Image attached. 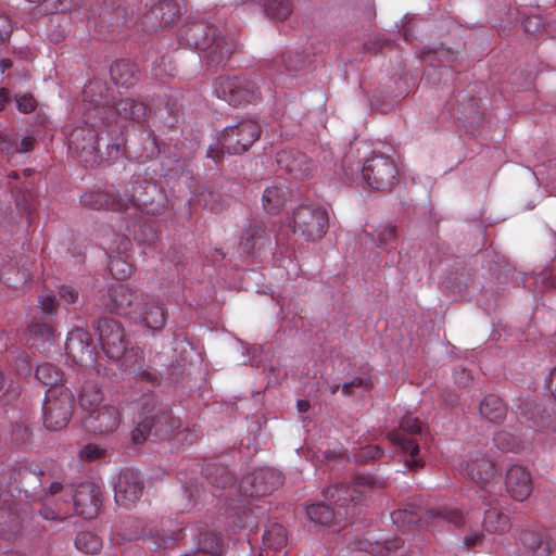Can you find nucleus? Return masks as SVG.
Instances as JSON below:
<instances>
[{
    "label": "nucleus",
    "mask_w": 556,
    "mask_h": 556,
    "mask_svg": "<svg viewBox=\"0 0 556 556\" xmlns=\"http://www.w3.org/2000/svg\"><path fill=\"white\" fill-rule=\"evenodd\" d=\"M399 174L395 160L384 153H372L361 169L364 186L378 191L391 190L399 181Z\"/></svg>",
    "instance_id": "obj_5"
},
{
    "label": "nucleus",
    "mask_w": 556,
    "mask_h": 556,
    "mask_svg": "<svg viewBox=\"0 0 556 556\" xmlns=\"http://www.w3.org/2000/svg\"><path fill=\"white\" fill-rule=\"evenodd\" d=\"M122 417L118 408L113 405H102L84 417V427L97 434H109L116 431Z\"/></svg>",
    "instance_id": "obj_15"
},
{
    "label": "nucleus",
    "mask_w": 556,
    "mask_h": 556,
    "mask_svg": "<svg viewBox=\"0 0 556 556\" xmlns=\"http://www.w3.org/2000/svg\"><path fill=\"white\" fill-rule=\"evenodd\" d=\"M124 539L127 540H134L139 538H146L148 541L151 542V544L155 547H166L167 543L173 541L175 539L174 532H165L163 534H160L159 532H153L152 530H149V532L146 531V529L136 530L135 532L124 533Z\"/></svg>",
    "instance_id": "obj_34"
},
{
    "label": "nucleus",
    "mask_w": 556,
    "mask_h": 556,
    "mask_svg": "<svg viewBox=\"0 0 556 556\" xmlns=\"http://www.w3.org/2000/svg\"><path fill=\"white\" fill-rule=\"evenodd\" d=\"M261 126L253 118H241L224 128L219 142L222 149L230 154L248 151L260 138Z\"/></svg>",
    "instance_id": "obj_8"
},
{
    "label": "nucleus",
    "mask_w": 556,
    "mask_h": 556,
    "mask_svg": "<svg viewBox=\"0 0 556 556\" xmlns=\"http://www.w3.org/2000/svg\"><path fill=\"white\" fill-rule=\"evenodd\" d=\"M139 379H142V380H148V381H152L155 379V377L151 374V372H148V371H140L137 374Z\"/></svg>",
    "instance_id": "obj_63"
},
{
    "label": "nucleus",
    "mask_w": 556,
    "mask_h": 556,
    "mask_svg": "<svg viewBox=\"0 0 556 556\" xmlns=\"http://www.w3.org/2000/svg\"><path fill=\"white\" fill-rule=\"evenodd\" d=\"M15 368L18 375L28 376L31 371V364L29 356L22 352L15 358Z\"/></svg>",
    "instance_id": "obj_50"
},
{
    "label": "nucleus",
    "mask_w": 556,
    "mask_h": 556,
    "mask_svg": "<svg viewBox=\"0 0 556 556\" xmlns=\"http://www.w3.org/2000/svg\"><path fill=\"white\" fill-rule=\"evenodd\" d=\"M296 406H298V409L300 413H305L309 408V403H308V401L300 400V401H298Z\"/></svg>",
    "instance_id": "obj_61"
},
{
    "label": "nucleus",
    "mask_w": 556,
    "mask_h": 556,
    "mask_svg": "<svg viewBox=\"0 0 556 556\" xmlns=\"http://www.w3.org/2000/svg\"><path fill=\"white\" fill-rule=\"evenodd\" d=\"M479 414L481 418L490 422L496 424L505 419L507 408L501 397L494 394H489L485 395L483 400L480 402Z\"/></svg>",
    "instance_id": "obj_24"
},
{
    "label": "nucleus",
    "mask_w": 556,
    "mask_h": 556,
    "mask_svg": "<svg viewBox=\"0 0 556 556\" xmlns=\"http://www.w3.org/2000/svg\"><path fill=\"white\" fill-rule=\"evenodd\" d=\"M59 295L67 304H73L78 299V292L70 286H62L59 289Z\"/></svg>",
    "instance_id": "obj_52"
},
{
    "label": "nucleus",
    "mask_w": 556,
    "mask_h": 556,
    "mask_svg": "<svg viewBox=\"0 0 556 556\" xmlns=\"http://www.w3.org/2000/svg\"><path fill=\"white\" fill-rule=\"evenodd\" d=\"M11 67H12V62L10 59H2L0 61V68H1L2 73H4L7 70H9Z\"/></svg>",
    "instance_id": "obj_62"
},
{
    "label": "nucleus",
    "mask_w": 556,
    "mask_h": 556,
    "mask_svg": "<svg viewBox=\"0 0 556 556\" xmlns=\"http://www.w3.org/2000/svg\"><path fill=\"white\" fill-rule=\"evenodd\" d=\"M463 471L478 484L481 490L489 495H495L502 491L497 482H493L495 467L493 462L484 457L481 453L475 452L466 460Z\"/></svg>",
    "instance_id": "obj_12"
},
{
    "label": "nucleus",
    "mask_w": 556,
    "mask_h": 556,
    "mask_svg": "<svg viewBox=\"0 0 556 556\" xmlns=\"http://www.w3.org/2000/svg\"><path fill=\"white\" fill-rule=\"evenodd\" d=\"M262 232V229L256 225H250V230L242 237L240 245L245 253H250L254 249V243L252 242L253 237L258 236Z\"/></svg>",
    "instance_id": "obj_49"
},
{
    "label": "nucleus",
    "mask_w": 556,
    "mask_h": 556,
    "mask_svg": "<svg viewBox=\"0 0 556 556\" xmlns=\"http://www.w3.org/2000/svg\"><path fill=\"white\" fill-rule=\"evenodd\" d=\"M143 482L141 476L132 470L119 473L114 485V498L119 506H130L142 495Z\"/></svg>",
    "instance_id": "obj_16"
},
{
    "label": "nucleus",
    "mask_w": 556,
    "mask_h": 556,
    "mask_svg": "<svg viewBox=\"0 0 556 556\" xmlns=\"http://www.w3.org/2000/svg\"><path fill=\"white\" fill-rule=\"evenodd\" d=\"M506 490L517 501L526 500L532 490L531 476L527 468L511 465L506 472Z\"/></svg>",
    "instance_id": "obj_18"
},
{
    "label": "nucleus",
    "mask_w": 556,
    "mask_h": 556,
    "mask_svg": "<svg viewBox=\"0 0 556 556\" xmlns=\"http://www.w3.org/2000/svg\"><path fill=\"white\" fill-rule=\"evenodd\" d=\"M293 232H299L307 241L320 240L329 226V214L321 205L301 204L292 215Z\"/></svg>",
    "instance_id": "obj_7"
},
{
    "label": "nucleus",
    "mask_w": 556,
    "mask_h": 556,
    "mask_svg": "<svg viewBox=\"0 0 556 556\" xmlns=\"http://www.w3.org/2000/svg\"><path fill=\"white\" fill-rule=\"evenodd\" d=\"M85 130L84 129H75L73 130V132L68 137V144H70V148H73L75 150H85L86 149V146L85 144H80L79 142V139L83 135Z\"/></svg>",
    "instance_id": "obj_55"
},
{
    "label": "nucleus",
    "mask_w": 556,
    "mask_h": 556,
    "mask_svg": "<svg viewBox=\"0 0 556 556\" xmlns=\"http://www.w3.org/2000/svg\"><path fill=\"white\" fill-rule=\"evenodd\" d=\"M548 389L551 390L553 395L556 397V368H554L549 374Z\"/></svg>",
    "instance_id": "obj_59"
},
{
    "label": "nucleus",
    "mask_w": 556,
    "mask_h": 556,
    "mask_svg": "<svg viewBox=\"0 0 556 556\" xmlns=\"http://www.w3.org/2000/svg\"><path fill=\"white\" fill-rule=\"evenodd\" d=\"M198 547L212 556H219L222 552L219 539L214 531L200 532Z\"/></svg>",
    "instance_id": "obj_38"
},
{
    "label": "nucleus",
    "mask_w": 556,
    "mask_h": 556,
    "mask_svg": "<svg viewBox=\"0 0 556 556\" xmlns=\"http://www.w3.org/2000/svg\"><path fill=\"white\" fill-rule=\"evenodd\" d=\"M109 268L112 275L118 280L124 279L130 271L129 265L119 258L112 260L109 264Z\"/></svg>",
    "instance_id": "obj_47"
},
{
    "label": "nucleus",
    "mask_w": 556,
    "mask_h": 556,
    "mask_svg": "<svg viewBox=\"0 0 556 556\" xmlns=\"http://www.w3.org/2000/svg\"><path fill=\"white\" fill-rule=\"evenodd\" d=\"M28 330L31 336L43 340H50L53 337V329L46 323L33 321Z\"/></svg>",
    "instance_id": "obj_45"
},
{
    "label": "nucleus",
    "mask_w": 556,
    "mask_h": 556,
    "mask_svg": "<svg viewBox=\"0 0 556 556\" xmlns=\"http://www.w3.org/2000/svg\"><path fill=\"white\" fill-rule=\"evenodd\" d=\"M154 195H159L160 200H162L161 192L155 185L136 178L124 189L122 197L125 208H127L128 205H134L142 212L155 215L160 213L164 204L163 202L155 204Z\"/></svg>",
    "instance_id": "obj_10"
},
{
    "label": "nucleus",
    "mask_w": 556,
    "mask_h": 556,
    "mask_svg": "<svg viewBox=\"0 0 556 556\" xmlns=\"http://www.w3.org/2000/svg\"><path fill=\"white\" fill-rule=\"evenodd\" d=\"M282 483V476L273 468H260L247 475L240 482V490L247 496H265Z\"/></svg>",
    "instance_id": "obj_13"
},
{
    "label": "nucleus",
    "mask_w": 556,
    "mask_h": 556,
    "mask_svg": "<svg viewBox=\"0 0 556 556\" xmlns=\"http://www.w3.org/2000/svg\"><path fill=\"white\" fill-rule=\"evenodd\" d=\"M115 110L118 115L126 119L140 122L147 114V106L131 98H124L115 103Z\"/></svg>",
    "instance_id": "obj_28"
},
{
    "label": "nucleus",
    "mask_w": 556,
    "mask_h": 556,
    "mask_svg": "<svg viewBox=\"0 0 556 556\" xmlns=\"http://www.w3.org/2000/svg\"><path fill=\"white\" fill-rule=\"evenodd\" d=\"M38 306L42 314L52 316L56 314L59 303L52 293H45L38 298Z\"/></svg>",
    "instance_id": "obj_44"
},
{
    "label": "nucleus",
    "mask_w": 556,
    "mask_h": 556,
    "mask_svg": "<svg viewBox=\"0 0 556 556\" xmlns=\"http://www.w3.org/2000/svg\"><path fill=\"white\" fill-rule=\"evenodd\" d=\"M396 239V229L391 225L382 226L376 230L374 240L381 249H387Z\"/></svg>",
    "instance_id": "obj_42"
},
{
    "label": "nucleus",
    "mask_w": 556,
    "mask_h": 556,
    "mask_svg": "<svg viewBox=\"0 0 556 556\" xmlns=\"http://www.w3.org/2000/svg\"><path fill=\"white\" fill-rule=\"evenodd\" d=\"M62 5H63V10H72L74 8H77L81 4L83 0H60Z\"/></svg>",
    "instance_id": "obj_60"
},
{
    "label": "nucleus",
    "mask_w": 556,
    "mask_h": 556,
    "mask_svg": "<svg viewBox=\"0 0 556 556\" xmlns=\"http://www.w3.org/2000/svg\"><path fill=\"white\" fill-rule=\"evenodd\" d=\"M522 28L529 34H539L544 28L542 17L539 15H526L522 21Z\"/></svg>",
    "instance_id": "obj_46"
},
{
    "label": "nucleus",
    "mask_w": 556,
    "mask_h": 556,
    "mask_svg": "<svg viewBox=\"0 0 556 556\" xmlns=\"http://www.w3.org/2000/svg\"><path fill=\"white\" fill-rule=\"evenodd\" d=\"M264 10L271 20L283 21L292 12L291 0H265Z\"/></svg>",
    "instance_id": "obj_35"
},
{
    "label": "nucleus",
    "mask_w": 556,
    "mask_h": 556,
    "mask_svg": "<svg viewBox=\"0 0 556 556\" xmlns=\"http://www.w3.org/2000/svg\"><path fill=\"white\" fill-rule=\"evenodd\" d=\"M63 492V484L59 481L52 482L47 491H45V503L42 508L40 509V515L46 520H64L72 516V509L67 503V500H64L62 503L53 504L50 503L48 496H55Z\"/></svg>",
    "instance_id": "obj_20"
},
{
    "label": "nucleus",
    "mask_w": 556,
    "mask_h": 556,
    "mask_svg": "<svg viewBox=\"0 0 556 556\" xmlns=\"http://www.w3.org/2000/svg\"><path fill=\"white\" fill-rule=\"evenodd\" d=\"M142 323L152 330L161 329L165 324L164 307L161 303L149 301L141 309Z\"/></svg>",
    "instance_id": "obj_29"
},
{
    "label": "nucleus",
    "mask_w": 556,
    "mask_h": 556,
    "mask_svg": "<svg viewBox=\"0 0 556 556\" xmlns=\"http://www.w3.org/2000/svg\"><path fill=\"white\" fill-rule=\"evenodd\" d=\"M110 74L117 86L130 87L136 81L134 65L125 60L116 61L111 65Z\"/></svg>",
    "instance_id": "obj_27"
},
{
    "label": "nucleus",
    "mask_w": 556,
    "mask_h": 556,
    "mask_svg": "<svg viewBox=\"0 0 556 556\" xmlns=\"http://www.w3.org/2000/svg\"><path fill=\"white\" fill-rule=\"evenodd\" d=\"M160 11V24L163 26L169 25L179 16V10L175 3L168 0L161 1L159 7L155 9L154 14L159 16Z\"/></svg>",
    "instance_id": "obj_40"
},
{
    "label": "nucleus",
    "mask_w": 556,
    "mask_h": 556,
    "mask_svg": "<svg viewBox=\"0 0 556 556\" xmlns=\"http://www.w3.org/2000/svg\"><path fill=\"white\" fill-rule=\"evenodd\" d=\"M381 455V451L378 446H368L363 453L362 455L357 456L356 460L357 462H365V460H368V459H376V458H379V456Z\"/></svg>",
    "instance_id": "obj_54"
},
{
    "label": "nucleus",
    "mask_w": 556,
    "mask_h": 556,
    "mask_svg": "<svg viewBox=\"0 0 556 556\" xmlns=\"http://www.w3.org/2000/svg\"><path fill=\"white\" fill-rule=\"evenodd\" d=\"M67 497L72 498L73 509L76 514L87 519H92L98 515L101 505L100 489L93 482L80 483L74 492L71 490L66 493Z\"/></svg>",
    "instance_id": "obj_14"
},
{
    "label": "nucleus",
    "mask_w": 556,
    "mask_h": 556,
    "mask_svg": "<svg viewBox=\"0 0 556 556\" xmlns=\"http://www.w3.org/2000/svg\"><path fill=\"white\" fill-rule=\"evenodd\" d=\"M211 33V37L206 36L202 42L195 40V43L203 49H208L210 54H219L217 62L220 63L235 51L236 45L232 40L228 41L225 37L216 35L215 29Z\"/></svg>",
    "instance_id": "obj_25"
},
{
    "label": "nucleus",
    "mask_w": 556,
    "mask_h": 556,
    "mask_svg": "<svg viewBox=\"0 0 556 556\" xmlns=\"http://www.w3.org/2000/svg\"><path fill=\"white\" fill-rule=\"evenodd\" d=\"M520 414L530 422V427L538 429L547 428L552 424V416L545 408L540 405L520 407Z\"/></svg>",
    "instance_id": "obj_30"
},
{
    "label": "nucleus",
    "mask_w": 556,
    "mask_h": 556,
    "mask_svg": "<svg viewBox=\"0 0 556 556\" xmlns=\"http://www.w3.org/2000/svg\"><path fill=\"white\" fill-rule=\"evenodd\" d=\"M482 534L479 533V532H473L469 535H466L464 538V544L465 546L467 547H473V546H477L479 545L481 542H482Z\"/></svg>",
    "instance_id": "obj_56"
},
{
    "label": "nucleus",
    "mask_w": 556,
    "mask_h": 556,
    "mask_svg": "<svg viewBox=\"0 0 556 556\" xmlns=\"http://www.w3.org/2000/svg\"><path fill=\"white\" fill-rule=\"evenodd\" d=\"M353 388H363L365 390L371 388V381L367 376L356 377L350 382H345L341 387V391L345 395L352 394ZM340 389V384H333L329 387L331 394H334Z\"/></svg>",
    "instance_id": "obj_41"
},
{
    "label": "nucleus",
    "mask_w": 556,
    "mask_h": 556,
    "mask_svg": "<svg viewBox=\"0 0 556 556\" xmlns=\"http://www.w3.org/2000/svg\"><path fill=\"white\" fill-rule=\"evenodd\" d=\"M102 400L103 394L97 384L86 383L83 386L79 394V405L86 414L100 407Z\"/></svg>",
    "instance_id": "obj_31"
},
{
    "label": "nucleus",
    "mask_w": 556,
    "mask_h": 556,
    "mask_svg": "<svg viewBox=\"0 0 556 556\" xmlns=\"http://www.w3.org/2000/svg\"><path fill=\"white\" fill-rule=\"evenodd\" d=\"M9 97V90L5 88L0 89V99L8 100Z\"/></svg>",
    "instance_id": "obj_64"
},
{
    "label": "nucleus",
    "mask_w": 556,
    "mask_h": 556,
    "mask_svg": "<svg viewBox=\"0 0 556 556\" xmlns=\"http://www.w3.org/2000/svg\"><path fill=\"white\" fill-rule=\"evenodd\" d=\"M389 439L393 444L401 446L406 452H409L410 460L415 466H421V462L417 458L419 446L414 440L403 437L400 432L390 433Z\"/></svg>",
    "instance_id": "obj_37"
},
{
    "label": "nucleus",
    "mask_w": 556,
    "mask_h": 556,
    "mask_svg": "<svg viewBox=\"0 0 556 556\" xmlns=\"http://www.w3.org/2000/svg\"><path fill=\"white\" fill-rule=\"evenodd\" d=\"M494 443L496 446L503 451H518L521 448V442L517 439V437L507 430L498 431L494 438Z\"/></svg>",
    "instance_id": "obj_39"
},
{
    "label": "nucleus",
    "mask_w": 556,
    "mask_h": 556,
    "mask_svg": "<svg viewBox=\"0 0 556 556\" xmlns=\"http://www.w3.org/2000/svg\"><path fill=\"white\" fill-rule=\"evenodd\" d=\"M289 195L288 188L283 179H276L268 185L262 197L263 206L267 212H275L286 203Z\"/></svg>",
    "instance_id": "obj_23"
},
{
    "label": "nucleus",
    "mask_w": 556,
    "mask_h": 556,
    "mask_svg": "<svg viewBox=\"0 0 556 556\" xmlns=\"http://www.w3.org/2000/svg\"><path fill=\"white\" fill-rule=\"evenodd\" d=\"M377 486V481L370 476H357L351 483H342L328 489L326 498H331L337 507L325 504H309L306 507L307 518L318 525H339L356 513V507Z\"/></svg>",
    "instance_id": "obj_1"
},
{
    "label": "nucleus",
    "mask_w": 556,
    "mask_h": 556,
    "mask_svg": "<svg viewBox=\"0 0 556 556\" xmlns=\"http://www.w3.org/2000/svg\"><path fill=\"white\" fill-rule=\"evenodd\" d=\"M483 527L488 532L502 534L509 530L510 523L504 514L496 509H489L484 515Z\"/></svg>",
    "instance_id": "obj_32"
},
{
    "label": "nucleus",
    "mask_w": 556,
    "mask_h": 556,
    "mask_svg": "<svg viewBox=\"0 0 556 556\" xmlns=\"http://www.w3.org/2000/svg\"><path fill=\"white\" fill-rule=\"evenodd\" d=\"M34 139L31 137H25L21 140L20 147L16 148V151L20 153L28 152L33 149Z\"/></svg>",
    "instance_id": "obj_57"
},
{
    "label": "nucleus",
    "mask_w": 556,
    "mask_h": 556,
    "mask_svg": "<svg viewBox=\"0 0 556 556\" xmlns=\"http://www.w3.org/2000/svg\"><path fill=\"white\" fill-rule=\"evenodd\" d=\"M391 519L402 532L410 530L414 526L428 528L448 523L457 527L463 523V515L457 509L444 508L434 511L416 506L393 511Z\"/></svg>",
    "instance_id": "obj_3"
},
{
    "label": "nucleus",
    "mask_w": 556,
    "mask_h": 556,
    "mask_svg": "<svg viewBox=\"0 0 556 556\" xmlns=\"http://www.w3.org/2000/svg\"><path fill=\"white\" fill-rule=\"evenodd\" d=\"M215 92L218 98L231 105L251 103L258 99L256 84L244 77H219L215 81Z\"/></svg>",
    "instance_id": "obj_9"
},
{
    "label": "nucleus",
    "mask_w": 556,
    "mask_h": 556,
    "mask_svg": "<svg viewBox=\"0 0 556 556\" xmlns=\"http://www.w3.org/2000/svg\"><path fill=\"white\" fill-rule=\"evenodd\" d=\"M277 164L281 169L299 180L308 178L315 169L313 161L306 154L296 150L279 152L277 154Z\"/></svg>",
    "instance_id": "obj_17"
},
{
    "label": "nucleus",
    "mask_w": 556,
    "mask_h": 556,
    "mask_svg": "<svg viewBox=\"0 0 556 556\" xmlns=\"http://www.w3.org/2000/svg\"><path fill=\"white\" fill-rule=\"evenodd\" d=\"M74 394L67 387L49 388L42 404L43 425L51 431L67 426L72 418Z\"/></svg>",
    "instance_id": "obj_6"
},
{
    "label": "nucleus",
    "mask_w": 556,
    "mask_h": 556,
    "mask_svg": "<svg viewBox=\"0 0 556 556\" xmlns=\"http://www.w3.org/2000/svg\"><path fill=\"white\" fill-rule=\"evenodd\" d=\"M519 543L528 556H548L551 554V542L543 529L522 530Z\"/></svg>",
    "instance_id": "obj_19"
},
{
    "label": "nucleus",
    "mask_w": 556,
    "mask_h": 556,
    "mask_svg": "<svg viewBox=\"0 0 556 556\" xmlns=\"http://www.w3.org/2000/svg\"><path fill=\"white\" fill-rule=\"evenodd\" d=\"M17 109L23 113H30L36 108V100L30 94H23L16 100Z\"/></svg>",
    "instance_id": "obj_51"
},
{
    "label": "nucleus",
    "mask_w": 556,
    "mask_h": 556,
    "mask_svg": "<svg viewBox=\"0 0 556 556\" xmlns=\"http://www.w3.org/2000/svg\"><path fill=\"white\" fill-rule=\"evenodd\" d=\"M35 376L37 380L50 386V388L65 387L64 384H59L63 379V372L53 364L47 363L38 366Z\"/></svg>",
    "instance_id": "obj_33"
},
{
    "label": "nucleus",
    "mask_w": 556,
    "mask_h": 556,
    "mask_svg": "<svg viewBox=\"0 0 556 556\" xmlns=\"http://www.w3.org/2000/svg\"><path fill=\"white\" fill-rule=\"evenodd\" d=\"M75 545L85 553L94 554L100 551L102 541L97 534L90 531H83L77 534Z\"/></svg>",
    "instance_id": "obj_36"
},
{
    "label": "nucleus",
    "mask_w": 556,
    "mask_h": 556,
    "mask_svg": "<svg viewBox=\"0 0 556 556\" xmlns=\"http://www.w3.org/2000/svg\"><path fill=\"white\" fill-rule=\"evenodd\" d=\"M65 352L73 363L86 369L92 368L98 374L101 372V365L97 364L90 336L87 331L80 328L72 330L65 342Z\"/></svg>",
    "instance_id": "obj_11"
},
{
    "label": "nucleus",
    "mask_w": 556,
    "mask_h": 556,
    "mask_svg": "<svg viewBox=\"0 0 556 556\" xmlns=\"http://www.w3.org/2000/svg\"><path fill=\"white\" fill-rule=\"evenodd\" d=\"M84 206L93 210H114L125 208L122 194L114 195L106 191H88L80 197Z\"/></svg>",
    "instance_id": "obj_21"
},
{
    "label": "nucleus",
    "mask_w": 556,
    "mask_h": 556,
    "mask_svg": "<svg viewBox=\"0 0 556 556\" xmlns=\"http://www.w3.org/2000/svg\"><path fill=\"white\" fill-rule=\"evenodd\" d=\"M106 456V450L97 444L84 445L79 451V457L87 462H94Z\"/></svg>",
    "instance_id": "obj_43"
},
{
    "label": "nucleus",
    "mask_w": 556,
    "mask_h": 556,
    "mask_svg": "<svg viewBox=\"0 0 556 556\" xmlns=\"http://www.w3.org/2000/svg\"><path fill=\"white\" fill-rule=\"evenodd\" d=\"M286 542V529L281 525H271L263 534L260 556H285L283 547Z\"/></svg>",
    "instance_id": "obj_22"
},
{
    "label": "nucleus",
    "mask_w": 556,
    "mask_h": 556,
    "mask_svg": "<svg viewBox=\"0 0 556 556\" xmlns=\"http://www.w3.org/2000/svg\"><path fill=\"white\" fill-rule=\"evenodd\" d=\"M402 544H403V542L400 539L395 538V539L386 541L384 548L388 552H394L397 548H400Z\"/></svg>",
    "instance_id": "obj_58"
},
{
    "label": "nucleus",
    "mask_w": 556,
    "mask_h": 556,
    "mask_svg": "<svg viewBox=\"0 0 556 556\" xmlns=\"http://www.w3.org/2000/svg\"><path fill=\"white\" fill-rule=\"evenodd\" d=\"M99 341L104 354L121 368L127 370L131 367L134 350L129 348V340L123 326L111 318L98 320Z\"/></svg>",
    "instance_id": "obj_4"
},
{
    "label": "nucleus",
    "mask_w": 556,
    "mask_h": 556,
    "mask_svg": "<svg viewBox=\"0 0 556 556\" xmlns=\"http://www.w3.org/2000/svg\"><path fill=\"white\" fill-rule=\"evenodd\" d=\"M16 143L15 138L0 131V152L10 153Z\"/></svg>",
    "instance_id": "obj_53"
},
{
    "label": "nucleus",
    "mask_w": 556,
    "mask_h": 556,
    "mask_svg": "<svg viewBox=\"0 0 556 556\" xmlns=\"http://www.w3.org/2000/svg\"><path fill=\"white\" fill-rule=\"evenodd\" d=\"M181 421L174 417L169 412L162 408H153L152 413H147L139 421L132 432V440L136 444L142 443L148 438L153 440L168 439L175 434L184 435L182 440L189 444L198 439L195 427L192 430L185 429L179 431Z\"/></svg>",
    "instance_id": "obj_2"
},
{
    "label": "nucleus",
    "mask_w": 556,
    "mask_h": 556,
    "mask_svg": "<svg viewBox=\"0 0 556 556\" xmlns=\"http://www.w3.org/2000/svg\"><path fill=\"white\" fill-rule=\"evenodd\" d=\"M400 428L407 433L415 434L421 431V422L412 415H405L400 421Z\"/></svg>",
    "instance_id": "obj_48"
},
{
    "label": "nucleus",
    "mask_w": 556,
    "mask_h": 556,
    "mask_svg": "<svg viewBox=\"0 0 556 556\" xmlns=\"http://www.w3.org/2000/svg\"><path fill=\"white\" fill-rule=\"evenodd\" d=\"M22 529V519L13 508H0V539L11 540Z\"/></svg>",
    "instance_id": "obj_26"
}]
</instances>
